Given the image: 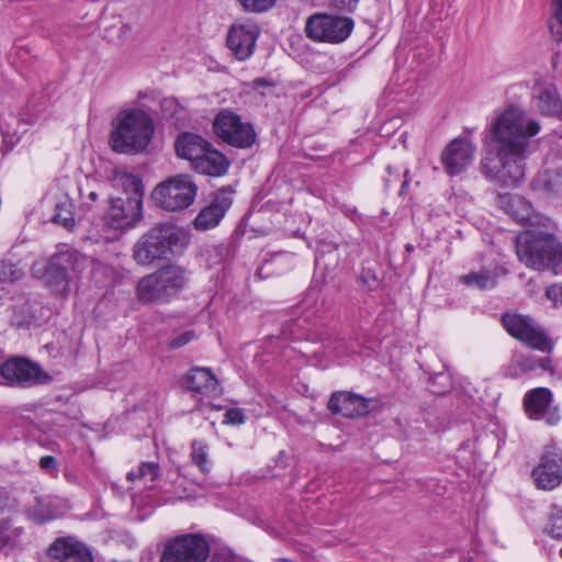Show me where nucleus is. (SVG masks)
<instances>
[{
    "instance_id": "nucleus-39",
    "label": "nucleus",
    "mask_w": 562,
    "mask_h": 562,
    "mask_svg": "<svg viewBox=\"0 0 562 562\" xmlns=\"http://www.w3.org/2000/svg\"><path fill=\"white\" fill-rule=\"evenodd\" d=\"M245 422V415L239 408H231L224 415V423L231 425H240Z\"/></svg>"
},
{
    "instance_id": "nucleus-6",
    "label": "nucleus",
    "mask_w": 562,
    "mask_h": 562,
    "mask_svg": "<svg viewBox=\"0 0 562 562\" xmlns=\"http://www.w3.org/2000/svg\"><path fill=\"white\" fill-rule=\"evenodd\" d=\"M116 181L124 189V196L111 200L109 218L114 228L125 229L143 218L144 189L142 180L132 173H122Z\"/></svg>"
},
{
    "instance_id": "nucleus-42",
    "label": "nucleus",
    "mask_w": 562,
    "mask_h": 562,
    "mask_svg": "<svg viewBox=\"0 0 562 562\" xmlns=\"http://www.w3.org/2000/svg\"><path fill=\"white\" fill-rule=\"evenodd\" d=\"M517 366L521 371H531L537 367V359L532 356H519L516 358Z\"/></svg>"
},
{
    "instance_id": "nucleus-27",
    "label": "nucleus",
    "mask_w": 562,
    "mask_h": 562,
    "mask_svg": "<svg viewBox=\"0 0 562 562\" xmlns=\"http://www.w3.org/2000/svg\"><path fill=\"white\" fill-rule=\"evenodd\" d=\"M551 401L552 393L549 389L537 387L525 395V411L530 418L539 419L547 413Z\"/></svg>"
},
{
    "instance_id": "nucleus-45",
    "label": "nucleus",
    "mask_w": 562,
    "mask_h": 562,
    "mask_svg": "<svg viewBox=\"0 0 562 562\" xmlns=\"http://www.w3.org/2000/svg\"><path fill=\"white\" fill-rule=\"evenodd\" d=\"M386 171L389 173V178H386L384 180V186L387 189L391 187L392 182H397L400 180V171L396 170L395 172H393V169L391 166L386 167Z\"/></svg>"
},
{
    "instance_id": "nucleus-26",
    "label": "nucleus",
    "mask_w": 562,
    "mask_h": 562,
    "mask_svg": "<svg viewBox=\"0 0 562 562\" xmlns=\"http://www.w3.org/2000/svg\"><path fill=\"white\" fill-rule=\"evenodd\" d=\"M210 143L203 137L192 133L181 134L175 144L177 155L183 159L190 160L191 165L203 154Z\"/></svg>"
},
{
    "instance_id": "nucleus-1",
    "label": "nucleus",
    "mask_w": 562,
    "mask_h": 562,
    "mask_svg": "<svg viewBox=\"0 0 562 562\" xmlns=\"http://www.w3.org/2000/svg\"><path fill=\"white\" fill-rule=\"evenodd\" d=\"M541 131L539 121L509 105L490 123L484 138L482 173L503 187H515L525 178V160L531 154V138Z\"/></svg>"
},
{
    "instance_id": "nucleus-16",
    "label": "nucleus",
    "mask_w": 562,
    "mask_h": 562,
    "mask_svg": "<svg viewBox=\"0 0 562 562\" xmlns=\"http://www.w3.org/2000/svg\"><path fill=\"white\" fill-rule=\"evenodd\" d=\"M536 106L542 115L562 120V99L552 79H538L532 90Z\"/></svg>"
},
{
    "instance_id": "nucleus-12",
    "label": "nucleus",
    "mask_w": 562,
    "mask_h": 562,
    "mask_svg": "<svg viewBox=\"0 0 562 562\" xmlns=\"http://www.w3.org/2000/svg\"><path fill=\"white\" fill-rule=\"evenodd\" d=\"M0 374L8 383L23 387L45 384L50 381V376L43 371L40 364L20 357L11 358L2 363Z\"/></svg>"
},
{
    "instance_id": "nucleus-48",
    "label": "nucleus",
    "mask_w": 562,
    "mask_h": 562,
    "mask_svg": "<svg viewBox=\"0 0 562 562\" xmlns=\"http://www.w3.org/2000/svg\"><path fill=\"white\" fill-rule=\"evenodd\" d=\"M559 418H560V417H559V415H558L555 412H549V413L547 414V423H548L549 425H554V424H557V423H558V420H559Z\"/></svg>"
},
{
    "instance_id": "nucleus-34",
    "label": "nucleus",
    "mask_w": 562,
    "mask_h": 562,
    "mask_svg": "<svg viewBox=\"0 0 562 562\" xmlns=\"http://www.w3.org/2000/svg\"><path fill=\"white\" fill-rule=\"evenodd\" d=\"M31 515L37 524H44L55 517L49 504L42 501L33 507Z\"/></svg>"
},
{
    "instance_id": "nucleus-20",
    "label": "nucleus",
    "mask_w": 562,
    "mask_h": 562,
    "mask_svg": "<svg viewBox=\"0 0 562 562\" xmlns=\"http://www.w3.org/2000/svg\"><path fill=\"white\" fill-rule=\"evenodd\" d=\"M510 214L515 221L527 224L530 229L553 227L552 221L537 213L529 201L522 196H515L510 200Z\"/></svg>"
},
{
    "instance_id": "nucleus-52",
    "label": "nucleus",
    "mask_w": 562,
    "mask_h": 562,
    "mask_svg": "<svg viewBox=\"0 0 562 562\" xmlns=\"http://www.w3.org/2000/svg\"><path fill=\"white\" fill-rule=\"evenodd\" d=\"M560 555H561V558H562V547H561V550H560Z\"/></svg>"
},
{
    "instance_id": "nucleus-4",
    "label": "nucleus",
    "mask_w": 562,
    "mask_h": 562,
    "mask_svg": "<svg viewBox=\"0 0 562 562\" xmlns=\"http://www.w3.org/2000/svg\"><path fill=\"white\" fill-rule=\"evenodd\" d=\"M155 132L150 115L140 109L122 111L110 135V144L120 154L140 153L146 149Z\"/></svg>"
},
{
    "instance_id": "nucleus-5",
    "label": "nucleus",
    "mask_w": 562,
    "mask_h": 562,
    "mask_svg": "<svg viewBox=\"0 0 562 562\" xmlns=\"http://www.w3.org/2000/svg\"><path fill=\"white\" fill-rule=\"evenodd\" d=\"M188 280L184 268L167 265L138 281L137 296L143 303H166L186 288Z\"/></svg>"
},
{
    "instance_id": "nucleus-49",
    "label": "nucleus",
    "mask_w": 562,
    "mask_h": 562,
    "mask_svg": "<svg viewBox=\"0 0 562 562\" xmlns=\"http://www.w3.org/2000/svg\"><path fill=\"white\" fill-rule=\"evenodd\" d=\"M404 181L402 182V186H401V190H400V195H403L408 187V183H409V179H408V170H405L404 172Z\"/></svg>"
},
{
    "instance_id": "nucleus-19",
    "label": "nucleus",
    "mask_w": 562,
    "mask_h": 562,
    "mask_svg": "<svg viewBox=\"0 0 562 562\" xmlns=\"http://www.w3.org/2000/svg\"><path fill=\"white\" fill-rule=\"evenodd\" d=\"M48 553L54 562H93L90 550L71 538L57 539L49 547Z\"/></svg>"
},
{
    "instance_id": "nucleus-33",
    "label": "nucleus",
    "mask_w": 562,
    "mask_h": 562,
    "mask_svg": "<svg viewBox=\"0 0 562 562\" xmlns=\"http://www.w3.org/2000/svg\"><path fill=\"white\" fill-rule=\"evenodd\" d=\"M549 533L557 539L562 538V507L553 505L549 519Z\"/></svg>"
},
{
    "instance_id": "nucleus-46",
    "label": "nucleus",
    "mask_w": 562,
    "mask_h": 562,
    "mask_svg": "<svg viewBox=\"0 0 562 562\" xmlns=\"http://www.w3.org/2000/svg\"><path fill=\"white\" fill-rule=\"evenodd\" d=\"M131 33V27L127 25V24H121L120 25V34H119V40L120 41H125L128 35Z\"/></svg>"
},
{
    "instance_id": "nucleus-24",
    "label": "nucleus",
    "mask_w": 562,
    "mask_h": 562,
    "mask_svg": "<svg viewBox=\"0 0 562 562\" xmlns=\"http://www.w3.org/2000/svg\"><path fill=\"white\" fill-rule=\"evenodd\" d=\"M531 188L544 198L562 196V168L544 169L532 179Z\"/></svg>"
},
{
    "instance_id": "nucleus-43",
    "label": "nucleus",
    "mask_w": 562,
    "mask_h": 562,
    "mask_svg": "<svg viewBox=\"0 0 562 562\" xmlns=\"http://www.w3.org/2000/svg\"><path fill=\"white\" fill-rule=\"evenodd\" d=\"M164 112L173 115L178 111L179 103L175 98H164L160 102Z\"/></svg>"
},
{
    "instance_id": "nucleus-37",
    "label": "nucleus",
    "mask_w": 562,
    "mask_h": 562,
    "mask_svg": "<svg viewBox=\"0 0 562 562\" xmlns=\"http://www.w3.org/2000/svg\"><path fill=\"white\" fill-rule=\"evenodd\" d=\"M195 338V333L193 330H186L180 334L175 335L170 341L169 347L171 349H179Z\"/></svg>"
},
{
    "instance_id": "nucleus-13",
    "label": "nucleus",
    "mask_w": 562,
    "mask_h": 562,
    "mask_svg": "<svg viewBox=\"0 0 562 562\" xmlns=\"http://www.w3.org/2000/svg\"><path fill=\"white\" fill-rule=\"evenodd\" d=\"M372 401L349 391H336L328 400L327 409L333 415L353 419L367 415L371 411Z\"/></svg>"
},
{
    "instance_id": "nucleus-51",
    "label": "nucleus",
    "mask_w": 562,
    "mask_h": 562,
    "mask_svg": "<svg viewBox=\"0 0 562 562\" xmlns=\"http://www.w3.org/2000/svg\"><path fill=\"white\" fill-rule=\"evenodd\" d=\"M558 57H559V55L553 56V58H552L553 66H555V65H557Z\"/></svg>"
},
{
    "instance_id": "nucleus-40",
    "label": "nucleus",
    "mask_w": 562,
    "mask_h": 562,
    "mask_svg": "<svg viewBox=\"0 0 562 562\" xmlns=\"http://www.w3.org/2000/svg\"><path fill=\"white\" fill-rule=\"evenodd\" d=\"M359 1L360 0H330L329 4L336 10L352 12L358 7Z\"/></svg>"
},
{
    "instance_id": "nucleus-3",
    "label": "nucleus",
    "mask_w": 562,
    "mask_h": 562,
    "mask_svg": "<svg viewBox=\"0 0 562 562\" xmlns=\"http://www.w3.org/2000/svg\"><path fill=\"white\" fill-rule=\"evenodd\" d=\"M516 254L528 268L557 274L562 265V244L552 233L528 229L516 237Z\"/></svg>"
},
{
    "instance_id": "nucleus-29",
    "label": "nucleus",
    "mask_w": 562,
    "mask_h": 562,
    "mask_svg": "<svg viewBox=\"0 0 562 562\" xmlns=\"http://www.w3.org/2000/svg\"><path fill=\"white\" fill-rule=\"evenodd\" d=\"M461 281L479 290H490L496 286L497 278L490 271L482 270L477 272H470L461 278Z\"/></svg>"
},
{
    "instance_id": "nucleus-35",
    "label": "nucleus",
    "mask_w": 562,
    "mask_h": 562,
    "mask_svg": "<svg viewBox=\"0 0 562 562\" xmlns=\"http://www.w3.org/2000/svg\"><path fill=\"white\" fill-rule=\"evenodd\" d=\"M360 282L369 290L373 291L380 285V277L372 267H363L360 273Z\"/></svg>"
},
{
    "instance_id": "nucleus-17",
    "label": "nucleus",
    "mask_w": 562,
    "mask_h": 562,
    "mask_svg": "<svg viewBox=\"0 0 562 562\" xmlns=\"http://www.w3.org/2000/svg\"><path fill=\"white\" fill-rule=\"evenodd\" d=\"M536 485L544 491H551L562 483V456L546 452L540 463L532 471Z\"/></svg>"
},
{
    "instance_id": "nucleus-28",
    "label": "nucleus",
    "mask_w": 562,
    "mask_h": 562,
    "mask_svg": "<svg viewBox=\"0 0 562 562\" xmlns=\"http://www.w3.org/2000/svg\"><path fill=\"white\" fill-rule=\"evenodd\" d=\"M54 210L55 213L53 215V221L55 223L60 224L68 229L74 226V203L68 194L61 193L56 196Z\"/></svg>"
},
{
    "instance_id": "nucleus-18",
    "label": "nucleus",
    "mask_w": 562,
    "mask_h": 562,
    "mask_svg": "<svg viewBox=\"0 0 562 562\" xmlns=\"http://www.w3.org/2000/svg\"><path fill=\"white\" fill-rule=\"evenodd\" d=\"M258 35L256 27L234 24L227 32L226 45L237 59L245 60L252 55Z\"/></svg>"
},
{
    "instance_id": "nucleus-47",
    "label": "nucleus",
    "mask_w": 562,
    "mask_h": 562,
    "mask_svg": "<svg viewBox=\"0 0 562 562\" xmlns=\"http://www.w3.org/2000/svg\"><path fill=\"white\" fill-rule=\"evenodd\" d=\"M252 87L255 89H259L261 87H272V83L270 81H268L267 79H265V78H256L252 81Z\"/></svg>"
},
{
    "instance_id": "nucleus-36",
    "label": "nucleus",
    "mask_w": 562,
    "mask_h": 562,
    "mask_svg": "<svg viewBox=\"0 0 562 562\" xmlns=\"http://www.w3.org/2000/svg\"><path fill=\"white\" fill-rule=\"evenodd\" d=\"M80 198L82 200V209L86 211H91L93 209V204H95L99 200L100 193L98 190L87 188L79 189Z\"/></svg>"
},
{
    "instance_id": "nucleus-22",
    "label": "nucleus",
    "mask_w": 562,
    "mask_h": 562,
    "mask_svg": "<svg viewBox=\"0 0 562 562\" xmlns=\"http://www.w3.org/2000/svg\"><path fill=\"white\" fill-rule=\"evenodd\" d=\"M52 259L55 261V266L63 268V271L67 273L70 280L85 271L90 261L87 256L67 245L60 246L52 256Z\"/></svg>"
},
{
    "instance_id": "nucleus-10",
    "label": "nucleus",
    "mask_w": 562,
    "mask_h": 562,
    "mask_svg": "<svg viewBox=\"0 0 562 562\" xmlns=\"http://www.w3.org/2000/svg\"><path fill=\"white\" fill-rule=\"evenodd\" d=\"M214 134L226 144L237 148H249L256 142V132L233 111L222 110L213 121Z\"/></svg>"
},
{
    "instance_id": "nucleus-32",
    "label": "nucleus",
    "mask_w": 562,
    "mask_h": 562,
    "mask_svg": "<svg viewBox=\"0 0 562 562\" xmlns=\"http://www.w3.org/2000/svg\"><path fill=\"white\" fill-rule=\"evenodd\" d=\"M553 13L548 21V25L553 38L562 42V0H553Z\"/></svg>"
},
{
    "instance_id": "nucleus-11",
    "label": "nucleus",
    "mask_w": 562,
    "mask_h": 562,
    "mask_svg": "<svg viewBox=\"0 0 562 562\" xmlns=\"http://www.w3.org/2000/svg\"><path fill=\"white\" fill-rule=\"evenodd\" d=\"M502 323L513 337L527 346L540 351L551 350L550 339L533 318L520 314L506 313L502 317Z\"/></svg>"
},
{
    "instance_id": "nucleus-31",
    "label": "nucleus",
    "mask_w": 562,
    "mask_h": 562,
    "mask_svg": "<svg viewBox=\"0 0 562 562\" xmlns=\"http://www.w3.org/2000/svg\"><path fill=\"white\" fill-rule=\"evenodd\" d=\"M23 276L24 271L16 265L7 261L0 262V289H5L7 285L22 279Z\"/></svg>"
},
{
    "instance_id": "nucleus-8",
    "label": "nucleus",
    "mask_w": 562,
    "mask_h": 562,
    "mask_svg": "<svg viewBox=\"0 0 562 562\" xmlns=\"http://www.w3.org/2000/svg\"><path fill=\"white\" fill-rule=\"evenodd\" d=\"M353 26L355 22L349 16L315 13L307 19L305 32L313 41L339 44L350 36Z\"/></svg>"
},
{
    "instance_id": "nucleus-38",
    "label": "nucleus",
    "mask_w": 562,
    "mask_h": 562,
    "mask_svg": "<svg viewBox=\"0 0 562 562\" xmlns=\"http://www.w3.org/2000/svg\"><path fill=\"white\" fill-rule=\"evenodd\" d=\"M159 474V467L155 462L142 463L138 471L139 477H148L150 482H154Z\"/></svg>"
},
{
    "instance_id": "nucleus-7",
    "label": "nucleus",
    "mask_w": 562,
    "mask_h": 562,
    "mask_svg": "<svg viewBox=\"0 0 562 562\" xmlns=\"http://www.w3.org/2000/svg\"><path fill=\"white\" fill-rule=\"evenodd\" d=\"M198 186L190 175H177L169 177L159 183L153 199L161 209L170 212L188 209L195 200Z\"/></svg>"
},
{
    "instance_id": "nucleus-50",
    "label": "nucleus",
    "mask_w": 562,
    "mask_h": 562,
    "mask_svg": "<svg viewBox=\"0 0 562 562\" xmlns=\"http://www.w3.org/2000/svg\"><path fill=\"white\" fill-rule=\"evenodd\" d=\"M550 366L549 358L537 359V367H541L543 370H548Z\"/></svg>"
},
{
    "instance_id": "nucleus-30",
    "label": "nucleus",
    "mask_w": 562,
    "mask_h": 562,
    "mask_svg": "<svg viewBox=\"0 0 562 562\" xmlns=\"http://www.w3.org/2000/svg\"><path fill=\"white\" fill-rule=\"evenodd\" d=\"M191 459L198 465L202 473L206 474L211 471V462L209 460V447L202 440H193L191 443Z\"/></svg>"
},
{
    "instance_id": "nucleus-25",
    "label": "nucleus",
    "mask_w": 562,
    "mask_h": 562,
    "mask_svg": "<svg viewBox=\"0 0 562 562\" xmlns=\"http://www.w3.org/2000/svg\"><path fill=\"white\" fill-rule=\"evenodd\" d=\"M54 263L55 261L50 257L41 268H38V265H35L33 272L34 274L42 272L41 277L45 280L47 286L55 293L63 295L69 291L70 279L67 277V273L63 271L61 267L55 266Z\"/></svg>"
},
{
    "instance_id": "nucleus-21",
    "label": "nucleus",
    "mask_w": 562,
    "mask_h": 562,
    "mask_svg": "<svg viewBox=\"0 0 562 562\" xmlns=\"http://www.w3.org/2000/svg\"><path fill=\"white\" fill-rule=\"evenodd\" d=\"M184 389L204 395L217 394V379L207 368H192L181 380Z\"/></svg>"
},
{
    "instance_id": "nucleus-23",
    "label": "nucleus",
    "mask_w": 562,
    "mask_h": 562,
    "mask_svg": "<svg viewBox=\"0 0 562 562\" xmlns=\"http://www.w3.org/2000/svg\"><path fill=\"white\" fill-rule=\"evenodd\" d=\"M229 161L218 150L212 148L211 144L193 164L192 168L201 173L211 177H221L228 170Z\"/></svg>"
},
{
    "instance_id": "nucleus-9",
    "label": "nucleus",
    "mask_w": 562,
    "mask_h": 562,
    "mask_svg": "<svg viewBox=\"0 0 562 562\" xmlns=\"http://www.w3.org/2000/svg\"><path fill=\"white\" fill-rule=\"evenodd\" d=\"M210 544L200 533H184L167 540L159 562H206Z\"/></svg>"
},
{
    "instance_id": "nucleus-15",
    "label": "nucleus",
    "mask_w": 562,
    "mask_h": 562,
    "mask_svg": "<svg viewBox=\"0 0 562 562\" xmlns=\"http://www.w3.org/2000/svg\"><path fill=\"white\" fill-rule=\"evenodd\" d=\"M232 203V191L226 189L218 190L211 203L203 207L194 218L193 225L195 229L207 231L217 226Z\"/></svg>"
},
{
    "instance_id": "nucleus-2",
    "label": "nucleus",
    "mask_w": 562,
    "mask_h": 562,
    "mask_svg": "<svg viewBox=\"0 0 562 562\" xmlns=\"http://www.w3.org/2000/svg\"><path fill=\"white\" fill-rule=\"evenodd\" d=\"M189 244L188 234L176 225L164 223L144 233L133 246V259L144 267L166 260Z\"/></svg>"
},
{
    "instance_id": "nucleus-41",
    "label": "nucleus",
    "mask_w": 562,
    "mask_h": 562,
    "mask_svg": "<svg viewBox=\"0 0 562 562\" xmlns=\"http://www.w3.org/2000/svg\"><path fill=\"white\" fill-rule=\"evenodd\" d=\"M546 295L554 306L562 305V284H553L549 286L546 291Z\"/></svg>"
},
{
    "instance_id": "nucleus-44",
    "label": "nucleus",
    "mask_w": 562,
    "mask_h": 562,
    "mask_svg": "<svg viewBox=\"0 0 562 562\" xmlns=\"http://www.w3.org/2000/svg\"><path fill=\"white\" fill-rule=\"evenodd\" d=\"M40 467L52 473L53 471H56L57 470V461L54 457L52 456H45V457H42L41 460H40Z\"/></svg>"
},
{
    "instance_id": "nucleus-14",
    "label": "nucleus",
    "mask_w": 562,
    "mask_h": 562,
    "mask_svg": "<svg viewBox=\"0 0 562 562\" xmlns=\"http://www.w3.org/2000/svg\"><path fill=\"white\" fill-rule=\"evenodd\" d=\"M476 147L465 138H454L441 154V162L450 176L463 172L472 162Z\"/></svg>"
}]
</instances>
